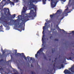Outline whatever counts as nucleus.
<instances>
[{"instance_id":"f257e3e1","label":"nucleus","mask_w":74,"mask_h":74,"mask_svg":"<svg viewBox=\"0 0 74 74\" xmlns=\"http://www.w3.org/2000/svg\"><path fill=\"white\" fill-rule=\"evenodd\" d=\"M37 3V0H30L29 2V9L31 10L30 11V13L28 14L29 15L25 17H23L21 20L23 22H26L29 21V18L30 17H35L36 16V9L37 7L33 4V3Z\"/></svg>"},{"instance_id":"f03ea898","label":"nucleus","mask_w":74,"mask_h":74,"mask_svg":"<svg viewBox=\"0 0 74 74\" xmlns=\"http://www.w3.org/2000/svg\"><path fill=\"white\" fill-rule=\"evenodd\" d=\"M43 31L42 32L43 36L42 37V46L43 48L40 49L37 52L36 54L35 55L36 58H37L38 56L41 55V52H42L43 50H44L45 49L46 47H47V43L46 42V38H47V23H45V26L43 27Z\"/></svg>"},{"instance_id":"7ed1b4c3","label":"nucleus","mask_w":74,"mask_h":74,"mask_svg":"<svg viewBox=\"0 0 74 74\" xmlns=\"http://www.w3.org/2000/svg\"><path fill=\"white\" fill-rule=\"evenodd\" d=\"M58 2V0H51V4L52 8H54L56 7V5L57 3Z\"/></svg>"},{"instance_id":"20e7f679","label":"nucleus","mask_w":74,"mask_h":74,"mask_svg":"<svg viewBox=\"0 0 74 74\" xmlns=\"http://www.w3.org/2000/svg\"><path fill=\"white\" fill-rule=\"evenodd\" d=\"M60 12V10H58L56 13L54 14H53V15H50V18H51V19H52V18H53V16H56V15H60V13H59Z\"/></svg>"},{"instance_id":"39448f33","label":"nucleus","mask_w":74,"mask_h":74,"mask_svg":"<svg viewBox=\"0 0 74 74\" xmlns=\"http://www.w3.org/2000/svg\"><path fill=\"white\" fill-rule=\"evenodd\" d=\"M64 73L65 74H74V73H71V72H70L69 70L67 69L65 70Z\"/></svg>"},{"instance_id":"423d86ee","label":"nucleus","mask_w":74,"mask_h":74,"mask_svg":"<svg viewBox=\"0 0 74 74\" xmlns=\"http://www.w3.org/2000/svg\"><path fill=\"white\" fill-rule=\"evenodd\" d=\"M26 10H27V8L25 7H23V10L21 12V15H25V12H26Z\"/></svg>"},{"instance_id":"0eeeda50","label":"nucleus","mask_w":74,"mask_h":74,"mask_svg":"<svg viewBox=\"0 0 74 74\" xmlns=\"http://www.w3.org/2000/svg\"><path fill=\"white\" fill-rule=\"evenodd\" d=\"M4 21L3 22V25H7V24L8 25V19L7 18H6L4 19Z\"/></svg>"},{"instance_id":"6e6552de","label":"nucleus","mask_w":74,"mask_h":74,"mask_svg":"<svg viewBox=\"0 0 74 74\" xmlns=\"http://www.w3.org/2000/svg\"><path fill=\"white\" fill-rule=\"evenodd\" d=\"M17 55H21L23 56L24 57V59L25 60H27V58L24 55V53H22L21 54L20 53H18Z\"/></svg>"},{"instance_id":"1a4fd4ad","label":"nucleus","mask_w":74,"mask_h":74,"mask_svg":"<svg viewBox=\"0 0 74 74\" xmlns=\"http://www.w3.org/2000/svg\"><path fill=\"white\" fill-rule=\"evenodd\" d=\"M69 70H71V72L74 73V65L72 66V67L69 69Z\"/></svg>"},{"instance_id":"9d476101","label":"nucleus","mask_w":74,"mask_h":74,"mask_svg":"<svg viewBox=\"0 0 74 74\" xmlns=\"http://www.w3.org/2000/svg\"><path fill=\"white\" fill-rule=\"evenodd\" d=\"M47 71L49 73H47V74H54L53 73H52V70H50V71L48 70H47Z\"/></svg>"},{"instance_id":"9b49d317","label":"nucleus","mask_w":74,"mask_h":74,"mask_svg":"<svg viewBox=\"0 0 74 74\" xmlns=\"http://www.w3.org/2000/svg\"><path fill=\"white\" fill-rule=\"evenodd\" d=\"M27 59L29 61V60H33V58H30L29 56H28L27 57Z\"/></svg>"},{"instance_id":"f8f14e48","label":"nucleus","mask_w":74,"mask_h":74,"mask_svg":"<svg viewBox=\"0 0 74 74\" xmlns=\"http://www.w3.org/2000/svg\"><path fill=\"white\" fill-rule=\"evenodd\" d=\"M64 13H63L62 14L61 16H63L62 17V18H60V19H59V20H62V19H63V18H64Z\"/></svg>"},{"instance_id":"ddd939ff","label":"nucleus","mask_w":74,"mask_h":74,"mask_svg":"<svg viewBox=\"0 0 74 74\" xmlns=\"http://www.w3.org/2000/svg\"><path fill=\"white\" fill-rule=\"evenodd\" d=\"M61 67H60V66L58 67V68H59V69H61L62 68H62H63V67H64L63 66V64H61Z\"/></svg>"},{"instance_id":"4468645a","label":"nucleus","mask_w":74,"mask_h":74,"mask_svg":"<svg viewBox=\"0 0 74 74\" xmlns=\"http://www.w3.org/2000/svg\"><path fill=\"white\" fill-rule=\"evenodd\" d=\"M43 3V4H46V0H42Z\"/></svg>"},{"instance_id":"2eb2a0df","label":"nucleus","mask_w":74,"mask_h":74,"mask_svg":"<svg viewBox=\"0 0 74 74\" xmlns=\"http://www.w3.org/2000/svg\"><path fill=\"white\" fill-rule=\"evenodd\" d=\"M3 29V25H1L0 26V31H1Z\"/></svg>"},{"instance_id":"dca6fc26","label":"nucleus","mask_w":74,"mask_h":74,"mask_svg":"<svg viewBox=\"0 0 74 74\" xmlns=\"http://www.w3.org/2000/svg\"><path fill=\"white\" fill-rule=\"evenodd\" d=\"M71 33H72L73 34H74V31H72L71 33H69V34H71Z\"/></svg>"},{"instance_id":"f3484780","label":"nucleus","mask_w":74,"mask_h":74,"mask_svg":"<svg viewBox=\"0 0 74 74\" xmlns=\"http://www.w3.org/2000/svg\"><path fill=\"white\" fill-rule=\"evenodd\" d=\"M53 69L54 70H55V63H54V64H53Z\"/></svg>"},{"instance_id":"a211bd4d","label":"nucleus","mask_w":74,"mask_h":74,"mask_svg":"<svg viewBox=\"0 0 74 74\" xmlns=\"http://www.w3.org/2000/svg\"><path fill=\"white\" fill-rule=\"evenodd\" d=\"M10 4H12V5H14V2H10Z\"/></svg>"},{"instance_id":"6ab92c4d","label":"nucleus","mask_w":74,"mask_h":74,"mask_svg":"<svg viewBox=\"0 0 74 74\" xmlns=\"http://www.w3.org/2000/svg\"><path fill=\"white\" fill-rule=\"evenodd\" d=\"M12 17V18H15V14H14L13 15Z\"/></svg>"},{"instance_id":"aec40b11","label":"nucleus","mask_w":74,"mask_h":74,"mask_svg":"<svg viewBox=\"0 0 74 74\" xmlns=\"http://www.w3.org/2000/svg\"><path fill=\"white\" fill-rule=\"evenodd\" d=\"M59 30H60V31H61V30H62V31H63V32H65V31L64 30H63V29H59Z\"/></svg>"},{"instance_id":"412c9836","label":"nucleus","mask_w":74,"mask_h":74,"mask_svg":"<svg viewBox=\"0 0 74 74\" xmlns=\"http://www.w3.org/2000/svg\"><path fill=\"white\" fill-rule=\"evenodd\" d=\"M53 49H52V53H53L54 52H55V50H53Z\"/></svg>"},{"instance_id":"4be33fe9","label":"nucleus","mask_w":74,"mask_h":74,"mask_svg":"<svg viewBox=\"0 0 74 74\" xmlns=\"http://www.w3.org/2000/svg\"><path fill=\"white\" fill-rule=\"evenodd\" d=\"M7 10H8V14H10V11L9 10V9L7 8Z\"/></svg>"},{"instance_id":"5701e85b","label":"nucleus","mask_w":74,"mask_h":74,"mask_svg":"<svg viewBox=\"0 0 74 74\" xmlns=\"http://www.w3.org/2000/svg\"><path fill=\"white\" fill-rule=\"evenodd\" d=\"M18 27L19 28H21L22 30V26H21V25L20 26H18Z\"/></svg>"},{"instance_id":"b1692460","label":"nucleus","mask_w":74,"mask_h":74,"mask_svg":"<svg viewBox=\"0 0 74 74\" xmlns=\"http://www.w3.org/2000/svg\"><path fill=\"white\" fill-rule=\"evenodd\" d=\"M14 51H15V53H17V50H14Z\"/></svg>"},{"instance_id":"393cba45","label":"nucleus","mask_w":74,"mask_h":74,"mask_svg":"<svg viewBox=\"0 0 74 74\" xmlns=\"http://www.w3.org/2000/svg\"><path fill=\"white\" fill-rule=\"evenodd\" d=\"M69 60H71V59H72V58H71V57H69Z\"/></svg>"},{"instance_id":"a878e982","label":"nucleus","mask_w":74,"mask_h":74,"mask_svg":"<svg viewBox=\"0 0 74 74\" xmlns=\"http://www.w3.org/2000/svg\"><path fill=\"white\" fill-rule=\"evenodd\" d=\"M55 41H59V39H55Z\"/></svg>"},{"instance_id":"bb28decb","label":"nucleus","mask_w":74,"mask_h":74,"mask_svg":"<svg viewBox=\"0 0 74 74\" xmlns=\"http://www.w3.org/2000/svg\"><path fill=\"white\" fill-rule=\"evenodd\" d=\"M14 26L15 27L17 26V24H14Z\"/></svg>"},{"instance_id":"cd10ccee","label":"nucleus","mask_w":74,"mask_h":74,"mask_svg":"<svg viewBox=\"0 0 74 74\" xmlns=\"http://www.w3.org/2000/svg\"><path fill=\"white\" fill-rule=\"evenodd\" d=\"M69 9V8H68V7H67V9L65 10V11H66V10H67Z\"/></svg>"},{"instance_id":"c85d7f7f","label":"nucleus","mask_w":74,"mask_h":74,"mask_svg":"<svg viewBox=\"0 0 74 74\" xmlns=\"http://www.w3.org/2000/svg\"><path fill=\"white\" fill-rule=\"evenodd\" d=\"M3 70L2 68H0V71H1V70Z\"/></svg>"},{"instance_id":"c756f323","label":"nucleus","mask_w":74,"mask_h":74,"mask_svg":"<svg viewBox=\"0 0 74 74\" xmlns=\"http://www.w3.org/2000/svg\"><path fill=\"white\" fill-rule=\"evenodd\" d=\"M5 11H6V10H7V9H4V12H5Z\"/></svg>"},{"instance_id":"7c9ffc66","label":"nucleus","mask_w":74,"mask_h":74,"mask_svg":"<svg viewBox=\"0 0 74 74\" xmlns=\"http://www.w3.org/2000/svg\"><path fill=\"white\" fill-rule=\"evenodd\" d=\"M71 0H70L69 1V3H70V2H71Z\"/></svg>"},{"instance_id":"2f4dec72","label":"nucleus","mask_w":74,"mask_h":74,"mask_svg":"<svg viewBox=\"0 0 74 74\" xmlns=\"http://www.w3.org/2000/svg\"><path fill=\"white\" fill-rule=\"evenodd\" d=\"M2 53H3V54H4V53H5V52L4 51H3Z\"/></svg>"},{"instance_id":"473e14b6","label":"nucleus","mask_w":74,"mask_h":74,"mask_svg":"<svg viewBox=\"0 0 74 74\" xmlns=\"http://www.w3.org/2000/svg\"><path fill=\"white\" fill-rule=\"evenodd\" d=\"M66 0H63L62 1L64 2H65L66 1Z\"/></svg>"},{"instance_id":"72a5a7b5","label":"nucleus","mask_w":74,"mask_h":74,"mask_svg":"<svg viewBox=\"0 0 74 74\" xmlns=\"http://www.w3.org/2000/svg\"><path fill=\"white\" fill-rule=\"evenodd\" d=\"M56 27H58V25H56Z\"/></svg>"},{"instance_id":"f704fd0d","label":"nucleus","mask_w":74,"mask_h":74,"mask_svg":"<svg viewBox=\"0 0 74 74\" xmlns=\"http://www.w3.org/2000/svg\"><path fill=\"white\" fill-rule=\"evenodd\" d=\"M57 59H58L57 58H55V60H57Z\"/></svg>"},{"instance_id":"c9c22d12","label":"nucleus","mask_w":74,"mask_h":74,"mask_svg":"<svg viewBox=\"0 0 74 74\" xmlns=\"http://www.w3.org/2000/svg\"><path fill=\"white\" fill-rule=\"evenodd\" d=\"M18 0H17L16 1V2H18Z\"/></svg>"},{"instance_id":"e433bc0d","label":"nucleus","mask_w":74,"mask_h":74,"mask_svg":"<svg viewBox=\"0 0 74 74\" xmlns=\"http://www.w3.org/2000/svg\"><path fill=\"white\" fill-rule=\"evenodd\" d=\"M3 1H5V0H3V1H2V2H3Z\"/></svg>"},{"instance_id":"4c0bfd02","label":"nucleus","mask_w":74,"mask_h":74,"mask_svg":"<svg viewBox=\"0 0 74 74\" xmlns=\"http://www.w3.org/2000/svg\"><path fill=\"white\" fill-rule=\"evenodd\" d=\"M19 16H18V18H19Z\"/></svg>"},{"instance_id":"58836bf2","label":"nucleus","mask_w":74,"mask_h":74,"mask_svg":"<svg viewBox=\"0 0 74 74\" xmlns=\"http://www.w3.org/2000/svg\"><path fill=\"white\" fill-rule=\"evenodd\" d=\"M1 51H3V49H1Z\"/></svg>"},{"instance_id":"ea45409f","label":"nucleus","mask_w":74,"mask_h":74,"mask_svg":"<svg viewBox=\"0 0 74 74\" xmlns=\"http://www.w3.org/2000/svg\"><path fill=\"white\" fill-rule=\"evenodd\" d=\"M60 16L58 15V17H59Z\"/></svg>"},{"instance_id":"a19ab883","label":"nucleus","mask_w":74,"mask_h":74,"mask_svg":"<svg viewBox=\"0 0 74 74\" xmlns=\"http://www.w3.org/2000/svg\"><path fill=\"white\" fill-rule=\"evenodd\" d=\"M11 58H12V56H11Z\"/></svg>"},{"instance_id":"79ce46f5","label":"nucleus","mask_w":74,"mask_h":74,"mask_svg":"<svg viewBox=\"0 0 74 74\" xmlns=\"http://www.w3.org/2000/svg\"><path fill=\"white\" fill-rule=\"evenodd\" d=\"M51 60V59H49V60Z\"/></svg>"},{"instance_id":"37998d69","label":"nucleus","mask_w":74,"mask_h":74,"mask_svg":"<svg viewBox=\"0 0 74 74\" xmlns=\"http://www.w3.org/2000/svg\"><path fill=\"white\" fill-rule=\"evenodd\" d=\"M51 37H52V36H51V37H50V38H51Z\"/></svg>"},{"instance_id":"c03bdc74","label":"nucleus","mask_w":74,"mask_h":74,"mask_svg":"<svg viewBox=\"0 0 74 74\" xmlns=\"http://www.w3.org/2000/svg\"><path fill=\"white\" fill-rule=\"evenodd\" d=\"M22 24V23H21V24H20V25H21Z\"/></svg>"},{"instance_id":"a18cd8bd","label":"nucleus","mask_w":74,"mask_h":74,"mask_svg":"<svg viewBox=\"0 0 74 74\" xmlns=\"http://www.w3.org/2000/svg\"><path fill=\"white\" fill-rule=\"evenodd\" d=\"M49 1H50L51 0H48Z\"/></svg>"},{"instance_id":"49530a36","label":"nucleus","mask_w":74,"mask_h":74,"mask_svg":"<svg viewBox=\"0 0 74 74\" xmlns=\"http://www.w3.org/2000/svg\"><path fill=\"white\" fill-rule=\"evenodd\" d=\"M66 14H67V13H66Z\"/></svg>"},{"instance_id":"de8ad7c7","label":"nucleus","mask_w":74,"mask_h":74,"mask_svg":"<svg viewBox=\"0 0 74 74\" xmlns=\"http://www.w3.org/2000/svg\"><path fill=\"white\" fill-rule=\"evenodd\" d=\"M71 32V31H70V32Z\"/></svg>"},{"instance_id":"09e8293b","label":"nucleus","mask_w":74,"mask_h":74,"mask_svg":"<svg viewBox=\"0 0 74 74\" xmlns=\"http://www.w3.org/2000/svg\"><path fill=\"white\" fill-rule=\"evenodd\" d=\"M54 49V50L55 49V48H54V49Z\"/></svg>"},{"instance_id":"8fccbe9b","label":"nucleus","mask_w":74,"mask_h":74,"mask_svg":"<svg viewBox=\"0 0 74 74\" xmlns=\"http://www.w3.org/2000/svg\"><path fill=\"white\" fill-rule=\"evenodd\" d=\"M14 22H15V21H14Z\"/></svg>"},{"instance_id":"3c124183","label":"nucleus","mask_w":74,"mask_h":74,"mask_svg":"<svg viewBox=\"0 0 74 74\" xmlns=\"http://www.w3.org/2000/svg\"><path fill=\"white\" fill-rule=\"evenodd\" d=\"M14 74H16V73H14Z\"/></svg>"},{"instance_id":"603ef678","label":"nucleus","mask_w":74,"mask_h":74,"mask_svg":"<svg viewBox=\"0 0 74 74\" xmlns=\"http://www.w3.org/2000/svg\"><path fill=\"white\" fill-rule=\"evenodd\" d=\"M47 21V20H46V21Z\"/></svg>"},{"instance_id":"864d4df0","label":"nucleus","mask_w":74,"mask_h":74,"mask_svg":"<svg viewBox=\"0 0 74 74\" xmlns=\"http://www.w3.org/2000/svg\"><path fill=\"white\" fill-rule=\"evenodd\" d=\"M24 30V29H23V30Z\"/></svg>"},{"instance_id":"5fc2aeb1","label":"nucleus","mask_w":74,"mask_h":74,"mask_svg":"<svg viewBox=\"0 0 74 74\" xmlns=\"http://www.w3.org/2000/svg\"><path fill=\"white\" fill-rule=\"evenodd\" d=\"M47 40H48V39H47Z\"/></svg>"}]
</instances>
